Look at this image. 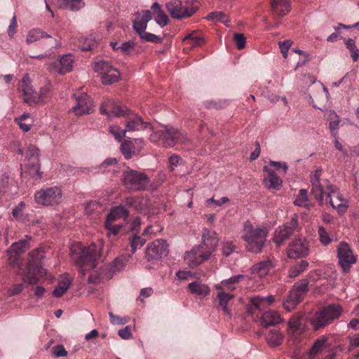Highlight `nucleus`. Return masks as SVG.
I'll use <instances>...</instances> for the list:
<instances>
[{"label":"nucleus","instance_id":"338daca9","mask_svg":"<svg viewBox=\"0 0 359 359\" xmlns=\"http://www.w3.org/2000/svg\"><path fill=\"white\" fill-rule=\"evenodd\" d=\"M308 284L309 281L307 280H301L298 283H297L293 287L297 290L298 292H302L303 294L308 292Z\"/></svg>","mask_w":359,"mask_h":359},{"label":"nucleus","instance_id":"37998d69","mask_svg":"<svg viewBox=\"0 0 359 359\" xmlns=\"http://www.w3.org/2000/svg\"><path fill=\"white\" fill-rule=\"evenodd\" d=\"M128 211L123 206H116L113 208L107 217V219L109 221H115L121 218H127Z\"/></svg>","mask_w":359,"mask_h":359},{"label":"nucleus","instance_id":"0eeeda50","mask_svg":"<svg viewBox=\"0 0 359 359\" xmlns=\"http://www.w3.org/2000/svg\"><path fill=\"white\" fill-rule=\"evenodd\" d=\"M343 309L339 304H330L316 313L311 320L314 330H318L331 323L340 317Z\"/></svg>","mask_w":359,"mask_h":359},{"label":"nucleus","instance_id":"6ab92c4d","mask_svg":"<svg viewBox=\"0 0 359 359\" xmlns=\"http://www.w3.org/2000/svg\"><path fill=\"white\" fill-rule=\"evenodd\" d=\"M74 58L72 55L67 54L61 56L59 60L49 64L48 69L53 74L63 75L73 69Z\"/></svg>","mask_w":359,"mask_h":359},{"label":"nucleus","instance_id":"c03bdc74","mask_svg":"<svg viewBox=\"0 0 359 359\" xmlns=\"http://www.w3.org/2000/svg\"><path fill=\"white\" fill-rule=\"evenodd\" d=\"M275 302V298L272 295H269L265 297H255L251 298L250 302L255 306V309H260L265 304L271 305Z\"/></svg>","mask_w":359,"mask_h":359},{"label":"nucleus","instance_id":"69168bd1","mask_svg":"<svg viewBox=\"0 0 359 359\" xmlns=\"http://www.w3.org/2000/svg\"><path fill=\"white\" fill-rule=\"evenodd\" d=\"M233 41L238 49H243L245 46L246 39L243 34H235Z\"/></svg>","mask_w":359,"mask_h":359},{"label":"nucleus","instance_id":"412c9836","mask_svg":"<svg viewBox=\"0 0 359 359\" xmlns=\"http://www.w3.org/2000/svg\"><path fill=\"white\" fill-rule=\"evenodd\" d=\"M326 201L329 202L332 208L339 214H343L348 210V202L346 198H344V196L337 187L334 191H331L330 196Z\"/></svg>","mask_w":359,"mask_h":359},{"label":"nucleus","instance_id":"cd10ccee","mask_svg":"<svg viewBox=\"0 0 359 359\" xmlns=\"http://www.w3.org/2000/svg\"><path fill=\"white\" fill-rule=\"evenodd\" d=\"M188 289L191 294L200 298L205 297L210 293V287L199 280L190 283L188 285Z\"/></svg>","mask_w":359,"mask_h":359},{"label":"nucleus","instance_id":"a19ab883","mask_svg":"<svg viewBox=\"0 0 359 359\" xmlns=\"http://www.w3.org/2000/svg\"><path fill=\"white\" fill-rule=\"evenodd\" d=\"M283 339L284 335L280 331L271 330L267 335L266 341L271 346L275 347L280 346L283 343Z\"/></svg>","mask_w":359,"mask_h":359},{"label":"nucleus","instance_id":"0e129e2a","mask_svg":"<svg viewBox=\"0 0 359 359\" xmlns=\"http://www.w3.org/2000/svg\"><path fill=\"white\" fill-rule=\"evenodd\" d=\"M46 274V270L41 267L39 264L32 266V271L29 273L30 276H34L39 279Z\"/></svg>","mask_w":359,"mask_h":359},{"label":"nucleus","instance_id":"20e7f679","mask_svg":"<svg viewBox=\"0 0 359 359\" xmlns=\"http://www.w3.org/2000/svg\"><path fill=\"white\" fill-rule=\"evenodd\" d=\"M31 240L32 238L30 236H26L25 238L13 243L6 250L9 266L18 273L22 271L23 266L20 255L29 249Z\"/></svg>","mask_w":359,"mask_h":359},{"label":"nucleus","instance_id":"3c124183","mask_svg":"<svg viewBox=\"0 0 359 359\" xmlns=\"http://www.w3.org/2000/svg\"><path fill=\"white\" fill-rule=\"evenodd\" d=\"M101 169L107 172H116L118 170V165L116 158H108L105 160L101 165Z\"/></svg>","mask_w":359,"mask_h":359},{"label":"nucleus","instance_id":"e433bc0d","mask_svg":"<svg viewBox=\"0 0 359 359\" xmlns=\"http://www.w3.org/2000/svg\"><path fill=\"white\" fill-rule=\"evenodd\" d=\"M261 321L264 327H268L280 323L282 318L276 311H268L263 313Z\"/></svg>","mask_w":359,"mask_h":359},{"label":"nucleus","instance_id":"8fccbe9b","mask_svg":"<svg viewBox=\"0 0 359 359\" xmlns=\"http://www.w3.org/2000/svg\"><path fill=\"white\" fill-rule=\"evenodd\" d=\"M318 238L320 243L328 245L333 241V236L331 235L323 226L318 227Z\"/></svg>","mask_w":359,"mask_h":359},{"label":"nucleus","instance_id":"c85d7f7f","mask_svg":"<svg viewBox=\"0 0 359 359\" xmlns=\"http://www.w3.org/2000/svg\"><path fill=\"white\" fill-rule=\"evenodd\" d=\"M271 8L278 16H284L290 11V3L288 0H272Z\"/></svg>","mask_w":359,"mask_h":359},{"label":"nucleus","instance_id":"a18cd8bd","mask_svg":"<svg viewBox=\"0 0 359 359\" xmlns=\"http://www.w3.org/2000/svg\"><path fill=\"white\" fill-rule=\"evenodd\" d=\"M80 48L83 51H88L93 49L97 46V42L95 37L93 35L82 37L79 41Z\"/></svg>","mask_w":359,"mask_h":359},{"label":"nucleus","instance_id":"4c0bfd02","mask_svg":"<svg viewBox=\"0 0 359 359\" xmlns=\"http://www.w3.org/2000/svg\"><path fill=\"white\" fill-rule=\"evenodd\" d=\"M72 283V278L69 276H65L62 278L58 285L53 291V295L59 298L64 295Z\"/></svg>","mask_w":359,"mask_h":359},{"label":"nucleus","instance_id":"7c9ffc66","mask_svg":"<svg viewBox=\"0 0 359 359\" xmlns=\"http://www.w3.org/2000/svg\"><path fill=\"white\" fill-rule=\"evenodd\" d=\"M304 296V294L298 292L293 287L290 292L287 299L283 302L284 308L288 311L293 310L296 306L302 300Z\"/></svg>","mask_w":359,"mask_h":359},{"label":"nucleus","instance_id":"aec40b11","mask_svg":"<svg viewBox=\"0 0 359 359\" xmlns=\"http://www.w3.org/2000/svg\"><path fill=\"white\" fill-rule=\"evenodd\" d=\"M18 90L23 96V101L29 104H34L36 91L31 85V79L28 74H25L22 78L18 84Z\"/></svg>","mask_w":359,"mask_h":359},{"label":"nucleus","instance_id":"c9c22d12","mask_svg":"<svg viewBox=\"0 0 359 359\" xmlns=\"http://www.w3.org/2000/svg\"><path fill=\"white\" fill-rule=\"evenodd\" d=\"M327 342V338L325 337H321L318 339L312 346L310 351L304 355L303 359H314L322 351L325 344Z\"/></svg>","mask_w":359,"mask_h":359},{"label":"nucleus","instance_id":"09e8293b","mask_svg":"<svg viewBox=\"0 0 359 359\" xmlns=\"http://www.w3.org/2000/svg\"><path fill=\"white\" fill-rule=\"evenodd\" d=\"M328 119L330 121L329 128L330 132L332 136L336 137V136H337V129L339 124V116L334 111H330L328 115Z\"/></svg>","mask_w":359,"mask_h":359},{"label":"nucleus","instance_id":"f3484780","mask_svg":"<svg viewBox=\"0 0 359 359\" xmlns=\"http://www.w3.org/2000/svg\"><path fill=\"white\" fill-rule=\"evenodd\" d=\"M168 252V244L165 240L157 239L147 247L145 258L147 261L158 260Z\"/></svg>","mask_w":359,"mask_h":359},{"label":"nucleus","instance_id":"a211bd4d","mask_svg":"<svg viewBox=\"0 0 359 359\" xmlns=\"http://www.w3.org/2000/svg\"><path fill=\"white\" fill-rule=\"evenodd\" d=\"M44 38L47 39V41L43 43V45H48V49L50 50L60 46V43L58 40L52 37L39 28L32 29L29 31L27 35L26 42L27 44H31Z\"/></svg>","mask_w":359,"mask_h":359},{"label":"nucleus","instance_id":"f704fd0d","mask_svg":"<svg viewBox=\"0 0 359 359\" xmlns=\"http://www.w3.org/2000/svg\"><path fill=\"white\" fill-rule=\"evenodd\" d=\"M151 9L154 12L155 22L161 27L166 26L168 24V17L165 14L160 4L154 2L151 6Z\"/></svg>","mask_w":359,"mask_h":359},{"label":"nucleus","instance_id":"9d476101","mask_svg":"<svg viewBox=\"0 0 359 359\" xmlns=\"http://www.w3.org/2000/svg\"><path fill=\"white\" fill-rule=\"evenodd\" d=\"M123 183L130 190L140 191L146 189L149 183V179L142 172L128 170L123 174Z\"/></svg>","mask_w":359,"mask_h":359},{"label":"nucleus","instance_id":"4468645a","mask_svg":"<svg viewBox=\"0 0 359 359\" xmlns=\"http://www.w3.org/2000/svg\"><path fill=\"white\" fill-rule=\"evenodd\" d=\"M298 226V219L293 216L289 222L278 226L274 231L273 241L276 246L279 247L287 240Z\"/></svg>","mask_w":359,"mask_h":359},{"label":"nucleus","instance_id":"e2e57ef3","mask_svg":"<svg viewBox=\"0 0 359 359\" xmlns=\"http://www.w3.org/2000/svg\"><path fill=\"white\" fill-rule=\"evenodd\" d=\"M112 221L106 219L105 227L108 229V236L116 235L122 228L121 225H112Z\"/></svg>","mask_w":359,"mask_h":359},{"label":"nucleus","instance_id":"2eb2a0df","mask_svg":"<svg viewBox=\"0 0 359 359\" xmlns=\"http://www.w3.org/2000/svg\"><path fill=\"white\" fill-rule=\"evenodd\" d=\"M309 253V243L304 237L294 238L289 244L287 256L292 259H298L307 256Z\"/></svg>","mask_w":359,"mask_h":359},{"label":"nucleus","instance_id":"f8f14e48","mask_svg":"<svg viewBox=\"0 0 359 359\" xmlns=\"http://www.w3.org/2000/svg\"><path fill=\"white\" fill-rule=\"evenodd\" d=\"M44 257L43 251L41 249H35L28 254V263L27 268L19 272L23 282L29 285H36L38 283V278L34 276H30L32 266L39 264Z\"/></svg>","mask_w":359,"mask_h":359},{"label":"nucleus","instance_id":"1a4fd4ad","mask_svg":"<svg viewBox=\"0 0 359 359\" xmlns=\"http://www.w3.org/2000/svg\"><path fill=\"white\" fill-rule=\"evenodd\" d=\"M93 69L99 74L104 85L112 84L121 79L119 70L108 62L100 60L95 62Z\"/></svg>","mask_w":359,"mask_h":359},{"label":"nucleus","instance_id":"f257e3e1","mask_svg":"<svg viewBox=\"0 0 359 359\" xmlns=\"http://www.w3.org/2000/svg\"><path fill=\"white\" fill-rule=\"evenodd\" d=\"M70 251L72 259L79 268V272L82 275L89 273L88 282H96L97 280L94 278L93 273H97L96 269L102 268V266H99L101 262L102 247L95 243H91L86 247H81L77 244L72 245Z\"/></svg>","mask_w":359,"mask_h":359},{"label":"nucleus","instance_id":"9b49d317","mask_svg":"<svg viewBox=\"0 0 359 359\" xmlns=\"http://www.w3.org/2000/svg\"><path fill=\"white\" fill-rule=\"evenodd\" d=\"M162 143L165 147H172L176 144H187L189 139L187 134L169 126H165L161 130Z\"/></svg>","mask_w":359,"mask_h":359},{"label":"nucleus","instance_id":"c756f323","mask_svg":"<svg viewBox=\"0 0 359 359\" xmlns=\"http://www.w3.org/2000/svg\"><path fill=\"white\" fill-rule=\"evenodd\" d=\"M26 158L29 161H32V167L34 168L39 177H41V174L39 173V149L35 145H29L27 148Z\"/></svg>","mask_w":359,"mask_h":359},{"label":"nucleus","instance_id":"79ce46f5","mask_svg":"<svg viewBox=\"0 0 359 359\" xmlns=\"http://www.w3.org/2000/svg\"><path fill=\"white\" fill-rule=\"evenodd\" d=\"M121 151L126 158H130L133 156L137 155V152L135 151V144L132 139L123 141L121 144Z\"/></svg>","mask_w":359,"mask_h":359},{"label":"nucleus","instance_id":"393cba45","mask_svg":"<svg viewBox=\"0 0 359 359\" xmlns=\"http://www.w3.org/2000/svg\"><path fill=\"white\" fill-rule=\"evenodd\" d=\"M125 127L127 132L140 131L151 128L150 123L143 121L142 118L137 114L128 118Z\"/></svg>","mask_w":359,"mask_h":359},{"label":"nucleus","instance_id":"58836bf2","mask_svg":"<svg viewBox=\"0 0 359 359\" xmlns=\"http://www.w3.org/2000/svg\"><path fill=\"white\" fill-rule=\"evenodd\" d=\"M50 93L51 85L47 83L40 88L38 93L36 92L34 104L46 103L50 97Z\"/></svg>","mask_w":359,"mask_h":359},{"label":"nucleus","instance_id":"49530a36","mask_svg":"<svg viewBox=\"0 0 359 359\" xmlns=\"http://www.w3.org/2000/svg\"><path fill=\"white\" fill-rule=\"evenodd\" d=\"M309 266V262L306 260H302L297 264L290 268L288 272V276L294 278L299 276Z\"/></svg>","mask_w":359,"mask_h":359},{"label":"nucleus","instance_id":"ea45409f","mask_svg":"<svg viewBox=\"0 0 359 359\" xmlns=\"http://www.w3.org/2000/svg\"><path fill=\"white\" fill-rule=\"evenodd\" d=\"M100 111L101 114L107 116L109 118H112L115 117L124 116L128 114L129 110L126 107H121L116 104L115 109L110 111H107L106 105L102 107H100Z\"/></svg>","mask_w":359,"mask_h":359},{"label":"nucleus","instance_id":"473e14b6","mask_svg":"<svg viewBox=\"0 0 359 359\" xmlns=\"http://www.w3.org/2000/svg\"><path fill=\"white\" fill-rule=\"evenodd\" d=\"M14 121L24 133L29 132L32 129L34 123L33 117L27 112L15 117L14 118Z\"/></svg>","mask_w":359,"mask_h":359},{"label":"nucleus","instance_id":"4d7b16f0","mask_svg":"<svg viewBox=\"0 0 359 359\" xmlns=\"http://www.w3.org/2000/svg\"><path fill=\"white\" fill-rule=\"evenodd\" d=\"M205 19L211 21H219L224 23L225 25H228L229 20L228 18L225 15V14L222 12H212L208 14Z\"/></svg>","mask_w":359,"mask_h":359},{"label":"nucleus","instance_id":"de8ad7c7","mask_svg":"<svg viewBox=\"0 0 359 359\" xmlns=\"http://www.w3.org/2000/svg\"><path fill=\"white\" fill-rule=\"evenodd\" d=\"M184 41L189 46V48H194L203 44L204 43V39L201 36L191 33L184 39Z\"/></svg>","mask_w":359,"mask_h":359},{"label":"nucleus","instance_id":"6e6d98bb","mask_svg":"<svg viewBox=\"0 0 359 359\" xmlns=\"http://www.w3.org/2000/svg\"><path fill=\"white\" fill-rule=\"evenodd\" d=\"M295 205L301 207H308L309 205V198L308 193L306 189H301L297 196L296 199L294 201Z\"/></svg>","mask_w":359,"mask_h":359},{"label":"nucleus","instance_id":"f03ea898","mask_svg":"<svg viewBox=\"0 0 359 359\" xmlns=\"http://www.w3.org/2000/svg\"><path fill=\"white\" fill-rule=\"evenodd\" d=\"M217 234L204 228L202 231V242L197 247L186 252L184 261L190 268H195L208 260L215 251L218 244Z\"/></svg>","mask_w":359,"mask_h":359},{"label":"nucleus","instance_id":"bb28decb","mask_svg":"<svg viewBox=\"0 0 359 359\" xmlns=\"http://www.w3.org/2000/svg\"><path fill=\"white\" fill-rule=\"evenodd\" d=\"M276 262L273 260L267 259L257 263L251 269L252 273L264 277L275 266Z\"/></svg>","mask_w":359,"mask_h":359},{"label":"nucleus","instance_id":"b1692460","mask_svg":"<svg viewBox=\"0 0 359 359\" xmlns=\"http://www.w3.org/2000/svg\"><path fill=\"white\" fill-rule=\"evenodd\" d=\"M111 46L114 50L123 55L132 57L139 53L136 48V43L133 41H128L121 43L111 42Z\"/></svg>","mask_w":359,"mask_h":359},{"label":"nucleus","instance_id":"864d4df0","mask_svg":"<svg viewBox=\"0 0 359 359\" xmlns=\"http://www.w3.org/2000/svg\"><path fill=\"white\" fill-rule=\"evenodd\" d=\"M345 45L348 49L352 60L355 62L359 58V50L355 46V42L353 39H345Z\"/></svg>","mask_w":359,"mask_h":359},{"label":"nucleus","instance_id":"4be33fe9","mask_svg":"<svg viewBox=\"0 0 359 359\" xmlns=\"http://www.w3.org/2000/svg\"><path fill=\"white\" fill-rule=\"evenodd\" d=\"M305 326L302 319L299 317H292L288 322L287 332L289 337L293 340H298L299 337L304 332Z\"/></svg>","mask_w":359,"mask_h":359},{"label":"nucleus","instance_id":"bf43d9fd","mask_svg":"<svg viewBox=\"0 0 359 359\" xmlns=\"http://www.w3.org/2000/svg\"><path fill=\"white\" fill-rule=\"evenodd\" d=\"M235 248L236 246L232 241H224L222 243V252L226 257L229 256Z\"/></svg>","mask_w":359,"mask_h":359},{"label":"nucleus","instance_id":"5fc2aeb1","mask_svg":"<svg viewBox=\"0 0 359 359\" xmlns=\"http://www.w3.org/2000/svg\"><path fill=\"white\" fill-rule=\"evenodd\" d=\"M63 6L71 11H78L85 6L83 0H61Z\"/></svg>","mask_w":359,"mask_h":359},{"label":"nucleus","instance_id":"6e6552de","mask_svg":"<svg viewBox=\"0 0 359 359\" xmlns=\"http://www.w3.org/2000/svg\"><path fill=\"white\" fill-rule=\"evenodd\" d=\"M194 0H187L184 4L180 0H170L165 4V8L173 19L182 20L192 16L197 7L192 5Z\"/></svg>","mask_w":359,"mask_h":359},{"label":"nucleus","instance_id":"423d86ee","mask_svg":"<svg viewBox=\"0 0 359 359\" xmlns=\"http://www.w3.org/2000/svg\"><path fill=\"white\" fill-rule=\"evenodd\" d=\"M321 171L316 170L311 175V192L315 198L322 204L324 199L330 196L331 191H334L335 186L332 184L327 179H320Z\"/></svg>","mask_w":359,"mask_h":359},{"label":"nucleus","instance_id":"5701e85b","mask_svg":"<svg viewBox=\"0 0 359 359\" xmlns=\"http://www.w3.org/2000/svg\"><path fill=\"white\" fill-rule=\"evenodd\" d=\"M151 13L148 10L136 13L133 27L139 35L146 30L147 23L151 20Z\"/></svg>","mask_w":359,"mask_h":359},{"label":"nucleus","instance_id":"a878e982","mask_svg":"<svg viewBox=\"0 0 359 359\" xmlns=\"http://www.w3.org/2000/svg\"><path fill=\"white\" fill-rule=\"evenodd\" d=\"M243 278V275L232 276L226 280H223L219 283L215 285L214 288L216 290L227 292L231 293L236 288V285L241 279Z\"/></svg>","mask_w":359,"mask_h":359},{"label":"nucleus","instance_id":"2f4dec72","mask_svg":"<svg viewBox=\"0 0 359 359\" xmlns=\"http://www.w3.org/2000/svg\"><path fill=\"white\" fill-rule=\"evenodd\" d=\"M264 170L268 172V176L264 178V184L269 189H278L282 185L280 177L267 166L264 167Z\"/></svg>","mask_w":359,"mask_h":359},{"label":"nucleus","instance_id":"dca6fc26","mask_svg":"<svg viewBox=\"0 0 359 359\" xmlns=\"http://www.w3.org/2000/svg\"><path fill=\"white\" fill-rule=\"evenodd\" d=\"M337 257L339 263L344 272L348 271L351 266L356 262V257L354 256L349 245L345 242H341L339 244Z\"/></svg>","mask_w":359,"mask_h":359},{"label":"nucleus","instance_id":"774afa93","mask_svg":"<svg viewBox=\"0 0 359 359\" xmlns=\"http://www.w3.org/2000/svg\"><path fill=\"white\" fill-rule=\"evenodd\" d=\"M53 355L56 357H65L67 355V351L62 345H57L52 348Z\"/></svg>","mask_w":359,"mask_h":359},{"label":"nucleus","instance_id":"7ed1b4c3","mask_svg":"<svg viewBox=\"0 0 359 359\" xmlns=\"http://www.w3.org/2000/svg\"><path fill=\"white\" fill-rule=\"evenodd\" d=\"M269 231L266 227H255L250 222L243 224L241 238L248 251L259 253L262 251Z\"/></svg>","mask_w":359,"mask_h":359},{"label":"nucleus","instance_id":"13d9d810","mask_svg":"<svg viewBox=\"0 0 359 359\" xmlns=\"http://www.w3.org/2000/svg\"><path fill=\"white\" fill-rule=\"evenodd\" d=\"M26 208V203L23 201L20 202L12 210V215L18 220L24 219V211Z\"/></svg>","mask_w":359,"mask_h":359},{"label":"nucleus","instance_id":"603ef678","mask_svg":"<svg viewBox=\"0 0 359 359\" xmlns=\"http://www.w3.org/2000/svg\"><path fill=\"white\" fill-rule=\"evenodd\" d=\"M109 133L111 134L115 140L118 142H121L123 138L125 137L127 131L126 130V128L122 129L118 125H111L109 127Z\"/></svg>","mask_w":359,"mask_h":359},{"label":"nucleus","instance_id":"72a5a7b5","mask_svg":"<svg viewBox=\"0 0 359 359\" xmlns=\"http://www.w3.org/2000/svg\"><path fill=\"white\" fill-rule=\"evenodd\" d=\"M217 299L218 300L219 306L222 309L224 312L230 316L231 311L229 308V302L233 299L234 295L232 293L227 292H222L220 290H217Z\"/></svg>","mask_w":359,"mask_h":359},{"label":"nucleus","instance_id":"39448f33","mask_svg":"<svg viewBox=\"0 0 359 359\" xmlns=\"http://www.w3.org/2000/svg\"><path fill=\"white\" fill-rule=\"evenodd\" d=\"M62 196V190L60 187H45L35 192L34 199L39 205L56 206L61 203Z\"/></svg>","mask_w":359,"mask_h":359},{"label":"nucleus","instance_id":"052dcab7","mask_svg":"<svg viewBox=\"0 0 359 359\" xmlns=\"http://www.w3.org/2000/svg\"><path fill=\"white\" fill-rule=\"evenodd\" d=\"M145 243L146 240L144 238L139 236H134L130 241L133 252H135L138 248L143 246Z\"/></svg>","mask_w":359,"mask_h":359},{"label":"nucleus","instance_id":"680f3d73","mask_svg":"<svg viewBox=\"0 0 359 359\" xmlns=\"http://www.w3.org/2000/svg\"><path fill=\"white\" fill-rule=\"evenodd\" d=\"M140 36L141 39L144 41L153 43H160L161 41V38L158 36L151 33L146 32L145 31L140 34Z\"/></svg>","mask_w":359,"mask_h":359},{"label":"nucleus","instance_id":"ddd939ff","mask_svg":"<svg viewBox=\"0 0 359 359\" xmlns=\"http://www.w3.org/2000/svg\"><path fill=\"white\" fill-rule=\"evenodd\" d=\"M76 104L72 111L76 116H84L94 111V104L91 97L86 93L77 92L74 94Z\"/></svg>","mask_w":359,"mask_h":359}]
</instances>
